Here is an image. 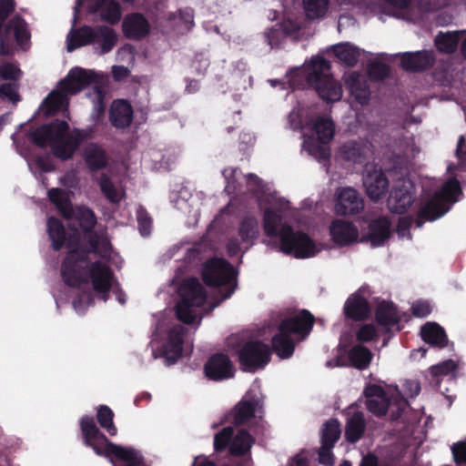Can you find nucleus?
I'll return each instance as SVG.
<instances>
[{"mask_svg":"<svg viewBox=\"0 0 466 466\" xmlns=\"http://www.w3.org/2000/svg\"><path fill=\"white\" fill-rule=\"evenodd\" d=\"M67 247L70 248L61 268L64 280L69 286H78L81 283H90L96 295L106 301L108 292L116 285V279L110 268L102 261L90 263L91 257L98 255L109 259L111 244L106 238L90 239V249L80 246L79 234L74 231L69 237Z\"/></svg>","mask_w":466,"mask_h":466,"instance_id":"1","label":"nucleus"},{"mask_svg":"<svg viewBox=\"0 0 466 466\" xmlns=\"http://www.w3.org/2000/svg\"><path fill=\"white\" fill-rule=\"evenodd\" d=\"M248 189L258 199L259 208L264 210L263 228L268 236L279 238V249L298 258H308L319 253L323 246L313 241L301 231H293L282 221L280 213L289 208V202L278 196L276 191L265 187L254 174L246 176Z\"/></svg>","mask_w":466,"mask_h":466,"instance_id":"2","label":"nucleus"},{"mask_svg":"<svg viewBox=\"0 0 466 466\" xmlns=\"http://www.w3.org/2000/svg\"><path fill=\"white\" fill-rule=\"evenodd\" d=\"M98 74L80 67L69 71L66 78L59 82L56 90L44 100L39 111L45 116L53 115L67 106V96L80 92L86 86L95 84L86 96L93 104V118L97 119L105 111V93L98 86Z\"/></svg>","mask_w":466,"mask_h":466,"instance_id":"3","label":"nucleus"},{"mask_svg":"<svg viewBox=\"0 0 466 466\" xmlns=\"http://www.w3.org/2000/svg\"><path fill=\"white\" fill-rule=\"evenodd\" d=\"M289 123L293 128L301 130L304 151L319 162L329 157V144L335 135V124L329 116H319L315 109L302 111L301 114L293 110Z\"/></svg>","mask_w":466,"mask_h":466,"instance_id":"4","label":"nucleus"},{"mask_svg":"<svg viewBox=\"0 0 466 466\" xmlns=\"http://www.w3.org/2000/svg\"><path fill=\"white\" fill-rule=\"evenodd\" d=\"M65 121L42 126L30 133L31 140L38 147H50L54 155L61 159L71 158L79 144L88 137L87 130L75 129L68 132Z\"/></svg>","mask_w":466,"mask_h":466,"instance_id":"5","label":"nucleus"},{"mask_svg":"<svg viewBox=\"0 0 466 466\" xmlns=\"http://www.w3.org/2000/svg\"><path fill=\"white\" fill-rule=\"evenodd\" d=\"M81 430L85 443L92 447L96 454L108 458L112 466H145L138 451L108 441L96 426L93 418H82Z\"/></svg>","mask_w":466,"mask_h":466,"instance_id":"6","label":"nucleus"},{"mask_svg":"<svg viewBox=\"0 0 466 466\" xmlns=\"http://www.w3.org/2000/svg\"><path fill=\"white\" fill-rule=\"evenodd\" d=\"M329 63L320 56H314L305 64L299 73L314 87L319 97L327 102H337L342 96L341 86L331 76Z\"/></svg>","mask_w":466,"mask_h":466,"instance_id":"7","label":"nucleus"},{"mask_svg":"<svg viewBox=\"0 0 466 466\" xmlns=\"http://www.w3.org/2000/svg\"><path fill=\"white\" fill-rule=\"evenodd\" d=\"M313 320V316L308 310H301L281 322L279 333L272 339L273 350L279 358L286 359L293 354L295 343L290 336L299 335L303 339L310 332Z\"/></svg>","mask_w":466,"mask_h":466,"instance_id":"8","label":"nucleus"},{"mask_svg":"<svg viewBox=\"0 0 466 466\" xmlns=\"http://www.w3.org/2000/svg\"><path fill=\"white\" fill-rule=\"evenodd\" d=\"M155 318L157 323L151 340L153 354L157 358V350L158 356L175 361L182 352L184 329L179 324L171 325L164 313H159Z\"/></svg>","mask_w":466,"mask_h":466,"instance_id":"9","label":"nucleus"},{"mask_svg":"<svg viewBox=\"0 0 466 466\" xmlns=\"http://www.w3.org/2000/svg\"><path fill=\"white\" fill-rule=\"evenodd\" d=\"M179 296L177 316L181 321L191 323L201 315L207 298L206 291L197 279H188L181 284Z\"/></svg>","mask_w":466,"mask_h":466,"instance_id":"10","label":"nucleus"},{"mask_svg":"<svg viewBox=\"0 0 466 466\" xmlns=\"http://www.w3.org/2000/svg\"><path fill=\"white\" fill-rule=\"evenodd\" d=\"M364 393L368 410L378 416L385 414L387 410L390 409L392 416L398 418L400 411L408 405L407 400L397 388H390L389 392H385L380 386L370 385L365 389Z\"/></svg>","mask_w":466,"mask_h":466,"instance_id":"11","label":"nucleus"},{"mask_svg":"<svg viewBox=\"0 0 466 466\" xmlns=\"http://www.w3.org/2000/svg\"><path fill=\"white\" fill-rule=\"evenodd\" d=\"M460 194L459 181L455 178L447 180L441 189L436 192L432 198L420 208L419 218L416 221L418 228L421 227L420 218L433 221L447 213L451 205L458 201Z\"/></svg>","mask_w":466,"mask_h":466,"instance_id":"12","label":"nucleus"},{"mask_svg":"<svg viewBox=\"0 0 466 466\" xmlns=\"http://www.w3.org/2000/svg\"><path fill=\"white\" fill-rule=\"evenodd\" d=\"M203 279L207 285L218 288L221 299L229 298L235 291L236 273L225 259L212 258L203 269Z\"/></svg>","mask_w":466,"mask_h":466,"instance_id":"13","label":"nucleus"},{"mask_svg":"<svg viewBox=\"0 0 466 466\" xmlns=\"http://www.w3.org/2000/svg\"><path fill=\"white\" fill-rule=\"evenodd\" d=\"M253 438L244 430L238 431L233 435V428L226 427L214 439V447L216 451H222L226 447L233 455H244L251 448Z\"/></svg>","mask_w":466,"mask_h":466,"instance_id":"14","label":"nucleus"},{"mask_svg":"<svg viewBox=\"0 0 466 466\" xmlns=\"http://www.w3.org/2000/svg\"><path fill=\"white\" fill-rule=\"evenodd\" d=\"M270 349L259 341L247 343L239 351V361L244 370L254 371L264 368L270 359Z\"/></svg>","mask_w":466,"mask_h":466,"instance_id":"15","label":"nucleus"},{"mask_svg":"<svg viewBox=\"0 0 466 466\" xmlns=\"http://www.w3.org/2000/svg\"><path fill=\"white\" fill-rule=\"evenodd\" d=\"M261 409V394L258 385L254 384L235 406L231 416L235 424H242L255 416Z\"/></svg>","mask_w":466,"mask_h":466,"instance_id":"16","label":"nucleus"},{"mask_svg":"<svg viewBox=\"0 0 466 466\" xmlns=\"http://www.w3.org/2000/svg\"><path fill=\"white\" fill-rule=\"evenodd\" d=\"M362 183L366 194L371 200H379L389 189V180L380 167L368 165L365 167Z\"/></svg>","mask_w":466,"mask_h":466,"instance_id":"17","label":"nucleus"},{"mask_svg":"<svg viewBox=\"0 0 466 466\" xmlns=\"http://www.w3.org/2000/svg\"><path fill=\"white\" fill-rule=\"evenodd\" d=\"M413 183L410 179L403 178L399 180L392 187L388 198V207L394 213L406 212L414 199Z\"/></svg>","mask_w":466,"mask_h":466,"instance_id":"18","label":"nucleus"},{"mask_svg":"<svg viewBox=\"0 0 466 466\" xmlns=\"http://www.w3.org/2000/svg\"><path fill=\"white\" fill-rule=\"evenodd\" d=\"M337 203L335 212L338 215L347 216L359 213L363 208V199L352 187L340 188L336 193Z\"/></svg>","mask_w":466,"mask_h":466,"instance_id":"19","label":"nucleus"},{"mask_svg":"<svg viewBox=\"0 0 466 466\" xmlns=\"http://www.w3.org/2000/svg\"><path fill=\"white\" fill-rule=\"evenodd\" d=\"M206 376L214 380L233 377L234 367L228 357L218 353L212 356L205 365Z\"/></svg>","mask_w":466,"mask_h":466,"instance_id":"20","label":"nucleus"},{"mask_svg":"<svg viewBox=\"0 0 466 466\" xmlns=\"http://www.w3.org/2000/svg\"><path fill=\"white\" fill-rule=\"evenodd\" d=\"M122 27L125 36L133 40H139L146 37L151 30L149 21L139 13L126 15Z\"/></svg>","mask_w":466,"mask_h":466,"instance_id":"21","label":"nucleus"},{"mask_svg":"<svg viewBox=\"0 0 466 466\" xmlns=\"http://www.w3.org/2000/svg\"><path fill=\"white\" fill-rule=\"evenodd\" d=\"M331 239L338 246H348L358 240L359 230L350 222L336 219L329 226Z\"/></svg>","mask_w":466,"mask_h":466,"instance_id":"22","label":"nucleus"},{"mask_svg":"<svg viewBox=\"0 0 466 466\" xmlns=\"http://www.w3.org/2000/svg\"><path fill=\"white\" fill-rule=\"evenodd\" d=\"M134 117L133 107L125 99H116L109 108V121L117 129H124L130 126Z\"/></svg>","mask_w":466,"mask_h":466,"instance_id":"23","label":"nucleus"},{"mask_svg":"<svg viewBox=\"0 0 466 466\" xmlns=\"http://www.w3.org/2000/svg\"><path fill=\"white\" fill-rule=\"evenodd\" d=\"M345 84L357 103L361 106L368 104L370 92L364 76L351 72L346 76Z\"/></svg>","mask_w":466,"mask_h":466,"instance_id":"24","label":"nucleus"},{"mask_svg":"<svg viewBox=\"0 0 466 466\" xmlns=\"http://www.w3.org/2000/svg\"><path fill=\"white\" fill-rule=\"evenodd\" d=\"M94 40L91 44L98 50L99 54H106L110 52L116 45L118 35L116 31L106 25H100L93 28Z\"/></svg>","mask_w":466,"mask_h":466,"instance_id":"25","label":"nucleus"},{"mask_svg":"<svg viewBox=\"0 0 466 466\" xmlns=\"http://www.w3.org/2000/svg\"><path fill=\"white\" fill-rule=\"evenodd\" d=\"M89 11L98 13L101 19L110 24L117 23L121 18V10L114 0H90Z\"/></svg>","mask_w":466,"mask_h":466,"instance_id":"26","label":"nucleus"},{"mask_svg":"<svg viewBox=\"0 0 466 466\" xmlns=\"http://www.w3.org/2000/svg\"><path fill=\"white\" fill-rule=\"evenodd\" d=\"M435 57L432 51H419L415 53H405L401 56V66L410 71L424 70L431 66Z\"/></svg>","mask_w":466,"mask_h":466,"instance_id":"27","label":"nucleus"},{"mask_svg":"<svg viewBox=\"0 0 466 466\" xmlns=\"http://www.w3.org/2000/svg\"><path fill=\"white\" fill-rule=\"evenodd\" d=\"M11 34H13L14 38L21 46H24L29 39V32L26 24L20 17H15L9 21L5 27V36L1 38L2 52H5V46L8 44Z\"/></svg>","mask_w":466,"mask_h":466,"instance_id":"28","label":"nucleus"},{"mask_svg":"<svg viewBox=\"0 0 466 466\" xmlns=\"http://www.w3.org/2000/svg\"><path fill=\"white\" fill-rule=\"evenodd\" d=\"M77 13L74 11V19H73V26H75L77 17ZM93 35V28L90 26H83L79 29H72L67 35V51L72 52L73 50L91 44L92 40H94Z\"/></svg>","mask_w":466,"mask_h":466,"instance_id":"29","label":"nucleus"},{"mask_svg":"<svg viewBox=\"0 0 466 466\" xmlns=\"http://www.w3.org/2000/svg\"><path fill=\"white\" fill-rule=\"evenodd\" d=\"M83 157L86 164L92 171L105 167L107 163L105 150L100 146L94 143L87 144L84 147Z\"/></svg>","mask_w":466,"mask_h":466,"instance_id":"30","label":"nucleus"},{"mask_svg":"<svg viewBox=\"0 0 466 466\" xmlns=\"http://www.w3.org/2000/svg\"><path fill=\"white\" fill-rule=\"evenodd\" d=\"M299 28V24L291 18L285 19L280 25H276L265 33V37L271 47L278 46L284 35H291Z\"/></svg>","mask_w":466,"mask_h":466,"instance_id":"31","label":"nucleus"},{"mask_svg":"<svg viewBox=\"0 0 466 466\" xmlns=\"http://www.w3.org/2000/svg\"><path fill=\"white\" fill-rule=\"evenodd\" d=\"M332 51L339 61L348 66L356 65L360 56L365 53L364 50L360 49L358 46H355L349 42L334 45L332 46Z\"/></svg>","mask_w":466,"mask_h":466,"instance_id":"32","label":"nucleus"},{"mask_svg":"<svg viewBox=\"0 0 466 466\" xmlns=\"http://www.w3.org/2000/svg\"><path fill=\"white\" fill-rule=\"evenodd\" d=\"M465 33L466 31L440 32L434 38L435 46L440 52L452 53L457 49L459 41Z\"/></svg>","mask_w":466,"mask_h":466,"instance_id":"33","label":"nucleus"},{"mask_svg":"<svg viewBox=\"0 0 466 466\" xmlns=\"http://www.w3.org/2000/svg\"><path fill=\"white\" fill-rule=\"evenodd\" d=\"M369 145L363 140H353L345 143L340 147L341 157L353 163H359L369 152Z\"/></svg>","mask_w":466,"mask_h":466,"instance_id":"34","label":"nucleus"},{"mask_svg":"<svg viewBox=\"0 0 466 466\" xmlns=\"http://www.w3.org/2000/svg\"><path fill=\"white\" fill-rule=\"evenodd\" d=\"M390 235V223L386 218L372 221L370 225L369 238L373 247L382 245Z\"/></svg>","mask_w":466,"mask_h":466,"instance_id":"35","label":"nucleus"},{"mask_svg":"<svg viewBox=\"0 0 466 466\" xmlns=\"http://www.w3.org/2000/svg\"><path fill=\"white\" fill-rule=\"evenodd\" d=\"M390 6L395 10V15L402 17L403 19L415 20L421 13H426L420 6V0L418 6L411 4V0H384Z\"/></svg>","mask_w":466,"mask_h":466,"instance_id":"36","label":"nucleus"},{"mask_svg":"<svg viewBox=\"0 0 466 466\" xmlns=\"http://www.w3.org/2000/svg\"><path fill=\"white\" fill-rule=\"evenodd\" d=\"M421 338L427 343L440 348L447 344V336L444 329L435 322H427L421 328Z\"/></svg>","mask_w":466,"mask_h":466,"instance_id":"37","label":"nucleus"},{"mask_svg":"<svg viewBox=\"0 0 466 466\" xmlns=\"http://www.w3.org/2000/svg\"><path fill=\"white\" fill-rule=\"evenodd\" d=\"M370 311L366 299L359 295H353L345 303L344 312L348 318L361 319Z\"/></svg>","mask_w":466,"mask_h":466,"instance_id":"38","label":"nucleus"},{"mask_svg":"<svg viewBox=\"0 0 466 466\" xmlns=\"http://www.w3.org/2000/svg\"><path fill=\"white\" fill-rule=\"evenodd\" d=\"M376 319L381 326H391L400 320V316L391 302L382 301L378 305Z\"/></svg>","mask_w":466,"mask_h":466,"instance_id":"39","label":"nucleus"},{"mask_svg":"<svg viewBox=\"0 0 466 466\" xmlns=\"http://www.w3.org/2000/svg\"><path fill=\"white\" fill-rule=\"evenodd\" d=\"M48 198L57 208L64 217H69L72 212V205L69 199V194L60 188H52L48 190Z\"/></svg>","mask_w":466,"mask_h":466,"instance_id":"40","label":"nucleus"},{"mask_svg":"<svg viewBox=\"0 0 466 466\" xmlns=\"http://www.w3.org/2000/svg\"><path fill=\"white\" fill-rule=\"evenodd\" d=\"M350 365L359 370H365L370 363L372 353L367 348L358 345L348 353Z\"/></svg>","mask_w":466,"mask_h":466,"instance_id":"41","label":"nucleus"},{"mask_svg":"<svg viewBox=\"0 0 466 466\" xmlns=\"http://www.w3.org/2000/svg\"><path fill=\"white\" fill-rule=\"evenodd\" d=\"M365 429L363 414L355 412L347 420L345 434L350 442H356L362 436Z\"/></svg>","mask_w":466,"mask_h":466,"instance_id":"42","label":"nucleus"},{"mask_svg":"<svg viewBox=\"0 0 466 466\" xmlns=\"http://www.w3.org/2000/svg\"><path fill=\"white\" fill-rule=\"evenodd\" d=\"M238 233L241 237L242 243L247 244L246 248H248L259 233L257 219L253 217H246L240 224Z\"/></svg>","mask_w":466,"mask_h":466,"instance_id":"43","label":"nucleus"},{"mask_svg":"<svg viewBox=\"0 0 466 466\" xmlns=\"http://www.w3.org/2000/svg\"><path fill=\"white\" fill-rule=\"evenodd\" d=\"M179 194L180 196L175 203L176 208L191 216L194 218V223H196L199 215L198 198L197 196H191L189 199H187V191H181Z\"/></svg>","mask_w":466,"mask_h":466,"instance_id":"44","label":"nucleus"},{"mask_svg":"<svg viewBox=\"0 0 466 466\" xmlns=\"http://www.w3.org/2000/svg\"><path fill=\"white\" fill-rule=\"evenodd\" d=\"M305 14L309 19H319L326 15L329 0H302Z\"/></svg>","mask_w":466,"mask_h":466,"instance_id":"45","label":"nucleus"},{"mask_svg":"<svg viewBox=\"0 0 466 466\" xmlns=\"http://www.w3.org/2000/svg\"><path fill=\"white\" fill-rule=\"evenodd\" d=\"M101 192L112 203H118L125 196L121 187H116L106 176H101L99 179Z\"/></svg>","mask_w":466,"mask_h":466,"instance_id":"46","label":"nucleus"},{"mask_svg":"<svg viewBox=\"0 0 466 466\" xmlns=\"http://www.w3.org/2000/svg\"><path fill=\"white\" fill-rule=\"evenodd\" d=\"M47 231L54 248L59 249L65 241V228L63 225L58 219L49 218L47 220Z\"/></svg>","mask_w":466,"mask_h":466,"instance_id":"47","label":"nucleus"},{"mask_svg":"<svg viewBox=\"0 0 466 466\" xmlns=\"http://www.w3.org/2000/svg\"><path fill=\"white\" fill-rule=\"evenodd\" d=\"M114 412L112 410L106 406L101 405L97 409V420L100 426L105 429L110 435L116 434V428L113 422Z\"/></svg>","mask_w":466,"mask_h":466,"instance_id":"48","label":"nucleus"},{"mask_svg":"<svg viewBox=\"0 0 466 466\" xmlns=\"http://www.w3.org/2000/svg\"><path fill=\"white\" fill-rule=\"evenodd\" d=\"M340 435L339 423L336 420L328 421L323 429L321 435V443L334 445Z\"/></svg>","mask_w":466,"mask_h":466,"instance_id":"49","label":"nucleus"},{"mask_svg":"<svg viewBox=\"0 0 466 466\" xmlns=\"http://www.w3.org/2000/svg\"><path fill=\"white\" fill-rule=\"evenodd\" d=\"M76 217L85 230L91 229L96 221L94 212L86 207H78L76 211Z\"/></svg>","mask_w":466,"mask_h":466,"instance_id":"50","label":"nucleus"},{"mask_svg":"<svg viewBox=\"0 0 466 466\" xmlns=\"http://www.w3.org/2000/svg\"><path fill=\"white\" fill-rule=\"evenodd\" d=\"M451 4L466 5V0H420V6L425 12L435 11Z\"/></svg>","mask_w":466,"mask_h":466,"instance_id":"51","label":"nucleus"},{"mask_svg":"<svg viewBox=\"0 0 466 466\" xmlns=\"http://www.w3.org/2000/svg\"><path fill=\"white\" fill-rule=\"evenodd\" d=\"M457 369V364L452 360H447L431 368V373L434 377L447 376Z\"/></svg>","mask_w":466,"mask_h":466,"instance_id":"52","label":"nucleus"},{"mask_svg":"<svg viewBox=\"0 0 466 466\" xmlns=\"http://www.w3.org/2000/svg\"><path fill=\"white\" fill-rule=\"evenodd\" d=\"M137 218L138 223V229L142 236H147L150 233L151 218L147 212L143 208L139 207L137 210Z\"/></svg>","mask_w":466,"mask_h":466,"instance_id":"53","label":"nucleus"},{"mask_svg":"<svg viewBox=\"0 0 466 466\" xmlns=\"http://www.w3.org/2000/svg\"><path fill=\"white\" fill-rule=\"evenodd\" d=\"M378 335L377 329L373 324L363 325L357 332V339L361 342H368L375 339Z\"/></svg>","mask_w":466,"mask_h":466,"instance_id":"54","label":"nucleus"},{"mask_svg":"<svg viewBox=\"0 0 466 466\" xmlns=\"http://www.w3.org/2000/svg\"><path fill=\"white\" fill-rule=\"evenodd\" d=\"M238 175V170L235 168L228 167L223 170V176L227 181L225 190L228 194H233L237 191L238 187L235 182V178Z\"/></svg>","mask_w":466,"mask_h":466,"instance_id":"55","label":"nucleus"},{"mask_svg":"<svg viewBox=\"0 0 466 466\" xmlns=\"http://www.w3.org/2000/svg\"><path fill=\"white\" fill-rule=\"evenodd\" d=\"M414 316L419 318L427 317L432 310V307L429 301L418 300L411 306Z\"/></svg>","mask_w":466,"mask_h":466,"instance_id":"56","label":"nucleus"},{"mask_svg":"<svg viewBox=\"0 0 466 466\" xmlns=\"http://www.w3.org/2000/svg\"><path fill=\"white\" fill-rule=\"evenodd\" d=\"M369 74L372 78L381 79L388 76L389 67L382 63H372L369 66Z\"/></svg>","mask_w":466,"mask_h":466,"instance_id":"57","label":"nucleus"},{"mask_svg":"<svg viewBox=\"0 0 466 466\" xmlns=\"http://www.w3.org/2000/svg\"><path fill=\"white\" fill-rule=\"evenodd\" d=\"M333 445L329 444H321V447L319 451V461L320 463L327 465V466H332L333 465V457H332V449Z\"/></svg>","mask_w":466,"mask_h":466,"instance_id":"58","label":"nucleus"},{"mask_svg":"<svg viewBox=\"0 0 466 466\" xmlns=\"http://www.w3.org/2000/svg\"><path fill=\"white\" fill-rule=\"evenodd\" d=\"M20 70L13 64L5 63L0 66V76L6 79H17Z\"/></svg>","mask_w":466,"mask_h":466,"instance_id":"59","label":"nucleus"},{"mask_svg":"<svg viewBox=\"0 0 466 466\" xmlns=\"http://www.w3.org/2000/svg\"><path fill=\"white\" fill-rule=\"evenodd\" d=\"M0 96L13 102L18 100L17 87L15 84L7 83L0 86Z\"/></svg>","mask_w":466,"mask_h":466,"instance_id":"60","label":"nucleus"},{"mask_svg":"<svg viewBox=\"0 0 466 466\" xmlns=\"http://www.w3.org/2000/svg\"><path fill=\"white\" fill-rule=\"evenodd\" d=\"M411 219L408 217L400 218L397 226V233L400 238L410 239V228Z\"/></svg>","mask_w":466,"mask_h":466,"instance_id":"61","label":"nucleus"},{"mask_svg":"<svg viewBox=\"0 0 466 466\" xmlns=\"http://www.w3.org/2000/svg\"><path fill=\"white\" fill-rule=\"evenodd\" d=\"M420 387L415 380L405 381L402 386V392L406 397L413 398L420 393Z\"/></svg>","mask_w":466,"mask_h":466,"instance_id":"62","label":"nucleus"},{"mask_svg":"<svg viewBox=\"0 0 466 466\" xmlns=\"http://www.w3.org/2000/svg\"><path fill=\"white\" fill-rule=\"evenodd\" d=\"M452 453L455 461L459 464L466 462V443H457L452 447Z\"/></svg>","mask_w":466,"mask_h":466,"instance_id":"63","label":"nucleus"},{"mask_svg":"<svg viewBox=\"0 0 466 466\" xmlns=\"http://www.w3.org/2000/svg\"><path fill=\"white\" fill-rule=\"evenodd\" d=\"M92 299L89 295H82L77 299L74 300L73 306L76 311L79 314L83 313L87 306L92 304Z\"/></svg>","mask_w":466,"mask_h":466,"instance_id":"64","label":"nucleus"}]
</instances>
